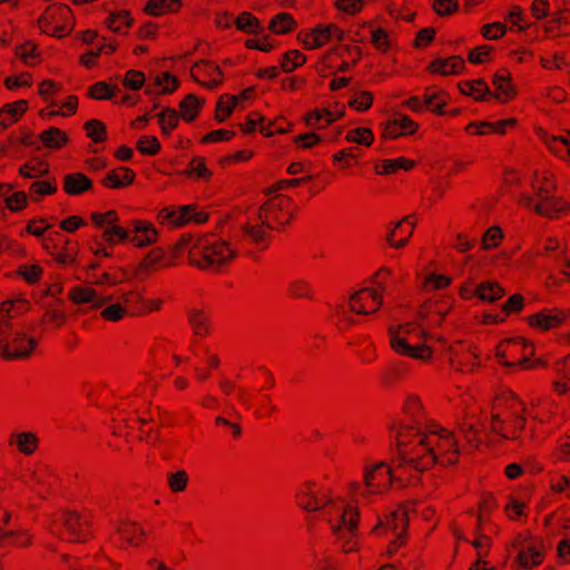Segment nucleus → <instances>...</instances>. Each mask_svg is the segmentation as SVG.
I'll return each instance as SVG.
<instances>
[{
	"label": "nucleus",
	"mask_w": 570,
	"mask_h": 570,
	"mask_svg": "<svg viewBox=\"0 0 570 570\" xmlns=\"http://www.w3.org/2000/svg\"><path fill=\"white\" fill-rule=\"evenodd\" d=\"M58 190L57 185L53 181H35L29 187V196L32 202H40L41 197L46 195H53Z\"/></svg>",
	"instance_id": "nucleus-50"
},
{
	"label": "nucleus",
	"mask_w": 570,
	"mask_h": 570,
	"mask_svg": "<svg viewBox=\"0 0 570 570\" xmlns=\"http://www.w3.org/2000/svg\"><path fill=\"white\" fill-rule=\"evenodd\" d=\"M101 238L109 246H114L121 242L129 240L130 232L119 225L109 226V227H106L105 230L102 232Z\"/></svg>",
	"instance_id": "nucleus-51"
},
{
	"label": "nucleus",
	"mask_w": 570,
	"mask_h": 570,
	"mask_svg": "<svg viewBox=\"0 0 570 570\" xmlns=\"http://www.w3.org/2000/svg\"><path fill=\"white\" fill-rule=\"evenodd\" d=\"M430 337L431 336L420 326L411 336L395 341V352L423 362L429 361L433 354V350L424 342Z\"/></svg>",
	"instance_id": "nucleus-10"
},
{
	"label": "nucleus",
	"mask_w": 570,
	"mask_h": 570,
	"mask_svg": "<svg viewBox=\"0 0 570 570\" xmlns=\"http://www.w3.org/2000/svg\"><path fill=\"white\" fill-rule=\"evenodd\" d=\"M181 6V0H148L144 11L149 16L159 17L166 13H176Z\"/></svg>",
	"instance_id": "nucleus-33"
},
{
	"label": "nucleus",
	"mask_w": 570,
	"mask_h": 570,
	"mask_svg": "<svg viewBox=\"0 0 570 570\" xmlns=\"http://www.w3.org/2000/svg\"><path fill=\"white\" fill-rule=\"evenodd\" d=\"M179 210H180L183 219H184V225L189 222H195L197 224H202V223H205L208 218L207 214L204 212H199L197 209V206L194 204L180 206Z\"/></svg>",
	"instance_id": "nucleus-62"
},
{
	"label": "nucleus",
	"mask_w": 570,
	"mask_h": 570,
	"mask_svg": "<svg viewBox=\"0 0 570 570\" xmlns=\"http://www.w3.org/2000/svg\"><path fill=\"white\" fill-rule=\"evenodd\" d=\"M92 188V181L82 173L68 174L63 178V190L70 196H78Z\"/></svg>",
	"instance_id": "nucleus-25"
},
{
	"label": "nucleus",
	"mask_w": 570,
	"mask_h": 570,
	"mask_svg": "<svg viewBox=\"0 0 570 570\" xmlns=\"http://www.w3.org/2000/svg\"><path fill=\"white\" fill-rule=\"evenodd\" d=\"M520 347H523V350H529V354H532V345H527L521 337H517L509 341L501 342L497 347V357L499 362L505 366H517V365H523L528 362V357L523 356L521 358H518L515 361H508L507 357L509 354H512L517 352Z\"/></svg>",
	"instance_id": "nucleus-17"
},
{
	"label": "nucleus",
	"mask_w": 570,
	"mask_h": 570,
	"mask_svg": "<svg viewBox=\"0 0 570 570\" xmlns=\"http://www.w3.org/2000/svg\"><path fill=\"white\" fill-rule=\"evenodd\" d=\"M543 559V550L532 541L522 543L517 557L519 566L527 570L541 564Z\"/></svg>",
	"instance_id": "nucleus-22"
},
{
	"label": "nucleus",
	"mask_w": 570,
	"mask_h": 570,
	"mask_svg": "<svg viewBox=\"0 0 570 570\" xmlns=\"http://www.w3.org/2000/svg\"><path fill=\"white\" fill-rule=\"evenodd\" d=\"M342 112L334 114L328 109H315L304 117V121L308 127H324L342 117Z\"/></svg>",
	"instance_id": "nucleus-38"
},
{
	"label": "nucleus",
	"mask_w": 570,
	"mask_h": 570,
	"mask_svg": "<svg viewBox=\"0 0 570 570\" xmlns=\"http://www.w3.org/2000/svg\"><path fill=\"white\" fill-rule=\"evenodd\" d=\"M28 102L26 100H18L13 104H8L0 109V126L6 129L11 124L19 120L26 112Z\"/></svg>",
	"instance_id": "nucleus-34"
},
{
	"label": "nucleus",
	"mask_w": 570,
	"mask_h": 570,
	"mask_svg": "<svg viewBox=\"0 0 570 570\" xmlns=\"http://www.w3.org/2000/svg\"><path fill=\"white\" fill-rule=\"evenodd\" d=\"M295 20L289 13L282 12L276 14L269 22V30L277 35H283L293 30Z\"/></svg>",
	"instance_id": "nucleus-49"
},
{
	"label": "nucleus",
	"mask_w": 570,
	"mask_h": 570,
	"mask_svg": "<svg viewBox=\"0 0 570 570\" xmlns=\"http://www.w3.org/2000/svg\"><path fill=\"white\" fill-rule=\"evenodd\" d=\"M83 128L87 136L95 142L105 141L107 138L106 126L98 119H91L85 122Z\"/></svg>",
	"instance_id": "nucleus-55"
},
{
	"label": "nucleus",
	"mask_w": 570,
	"mask_h": 570,
	"mask_svg": "<svg viewBox=\"0 0 570 570\" xmlns=\"http://www.w3.org/2000/svg\"><path fill=\"white\" fill-rule=\"evenodd\" d=\"M158 117L163 135H170L171 130L178 126L179 116L176 109L167 107L158 114Z\"/></svg>",
	"instance_id": "nucleus-53"
},
{
	"label": "nucleus",
	"mask_w": 570,
	"mask_h": 570,
	"mask_svg": "<svg viewBox=\"0 0 570 570\" xmlns=\"http://www.w3.org/2000/svg\"><path fill=\"white\" fill-rule=\"evenodd\" d=\"M424 109L433 111L438 115L443 114V107L448 104V95L443 90H436L429 87L424 92Z\"/></svg>",
	"instance_id": "nucleus-36"
},
{
	"label": "nucleus",
	"mask_w": 570,
	"mask_h": 570,
	"mask_svg": "<svg viewBox=\"0 0 570 570\" xmlns=\"http://www.w3.org/2000/svg\"><path fill=\"white\" fill-rule=\"evenodd\" d=\"M392 462L393 468L384 462L365 468L363 482L352 483L351 492L362 498L386 492L393 482L403 478V470H396L397 462Z\"/></svg>",
	"instance_id": "nucleus-3"
},
{
	"label": "nucleus",
	"mask_w": 570,
	"mask_h": 570,
	"mask_svg": "<svg viewBox=\"0 0 570 570\" xmlns=\"http://www.w3.org/2000/svg\"><path fill=\"white\" fill-rule=\"evenodd\" d=\"M547 184L539 185L538 187L533 184L532 187L535 190V196H531L528 194H522L519 197V204L524 207H531L534 206L535 203H543L546 196H550V194L554 189V184L551 181V179L546 178Z\"/></svg>",
	"instance_id": "nucleus-39"
},
{
	"label": "nucleus",
	"mask_w": 570,
	"mask_h": 570,
	"mask_svg": "<svg viewBox=\"0 0 570 570\" xmlns=\"http://www.w3.org/2000/svg\"><path fill=\"white\" fill-rule=\"evenodd\" d=\"M188 322L195 335L205 336L209 332V318L200 309H191L188 313Z\"/></svg>",
	"instance_id": "nucleus-46"
},
{
	"label": "nucleus",
	"mask_w": 570,
	"mask_h": 570,
	"mask_svg": "<svg viewBox=\"0 0 570 570\" xmlns=\"http://www.w3.org/2000/svg\"><path fill=\"white\" fill-rule=\"evenodd\" d=\"M328 502L327 495L321 492L314 481L305 482L303 489L297 494L298 505L307 511L325 509Z\"/></svg>",
	"instance_id": "nucleus-15"
},
{
	"label": "nucleus",
	"mask_w": 570,
	"mask_h": 570,
	"mask_svg": "<svg viewBox=\"0 0 570 570\" xmlns=\"http://www.w3.org/2000/svg\"><path fill=\"white\" fill-rule=\"evenodd\" d=\"M382 304V293L371 287L361 288L350 298V309L360 315L373 314Z\"/></svg>",
	"instance_id": "nucleus-13"
},
{
	"label": "nucleus",
	"mask_w": 570,
	"mask_h": 570,
	"mask_svg": "<svg viewBox=\"0 0 570 570\" xmlns=\"http://www.w3.org/2000/svg\"><path fill=\"white\" fill-rule=\"evenodd\" d=\"M403 412L406 417L401 423V426H403L404 424H411L413 426H419L423 429L425 416L419 397H407L403 406Z\"/></svg>",
	"instance_id": "nucleus-26"
},
{
	"label": "nucleus",
	"mask_w": 570,
	"mask_h": 570,
	"mask_svg": "<svg viewBox=\"0 0 570 570\" xmlns=\"http://www.w3.org/2000/svg\"><path fill=\"white\" fill-rule=\"evenodd\" d=\"M68 297L75 304L91 303L94 308H99L111 299V296H100L96 289L89 286L72 287Z\"/></svg>",
	"instance_id": "nucleus-20"
},
{
	"label": "nucleus",
	"mask_w": 570,
	"mask_h": 570,
	"mask_svg": "<svg viewBox=\"0 0 570 570\" xmlns=\"http://www.w3.org/2000/svg\"><path fill=\"white\" fill-rule=\"evenodd\" d=\"M504 294L503 288L495 282H483L475 288V295L484 302H494Z\"/></svg>",
	"instance_id": "nucleus-45"
},
{
	"label": "nucleus",
	"mask_w": 570,
	"mask_h": 570,
	"mask_svg": "<svg viewBox=\"0 0 570 570\" xmlns=\"http://www.w3.org/2000/svg\"><path fill=\"white\" fill-rule=\"evenodd\" d=\"M419 125L405 115H399L394 119L386 121L382 136L385 139H395L402 135H412L416 131Z\"/></svg>",
	"instance_id": "nucleus-18"
},
{
	"label": "nucleus",
	"mask_w": 570,
	"mask_h": 570,
	"mask_svg": "<svg viewBox=\"0 0 570 570\" xmlns=\"http://www.w3.org/2000/svg\"><path fill=\"white\" fill-rule=\"evenodd\" d=\"M345 139L347 141L361 144V145L368 147L372 145V142L374 140V135L371 129L360 127V128L350 130L346 134Z\"/></svg>",
	"instance_id": "nucleus-58"
},
{
	"label": "nucleus",
	"mask_w": 570,
	"mask_h": 570,
	"mask_svg": "<svg viewBox=\"0 0 570 570\" xmlns=\"http://www.w3.org/2000/svg\"><path fill=\"white\" fill-rule=\"evenodd\" d=\"M547 147L559 158L567 160L570 140L563 136H550L544 139Z\"/></svg>",
	"instance_id": "nucleus-52"
},
{
	"label": "nucleus",
	"mask_w": 570,
	"mask_h": 570,
	"mask_svg": "<svg viewBox=\"0 0 570 570\" xmlns=\"http://www.w3.org/2000/svg\"><path fill=\"white\" fill-rule=\"evenodd\" d=\"M42 245L55 261L62 265L72 264L78 253V244L60 233H56L55 237H45Z\"/></svg>",
	"instance_id": "nucleus-11"
},
{
	"label": "nucleus",
	"mask_w": 570,
	"mask_h": 570,
	"mask_svg": "<svg viewBox=\"0 0 570 570\" xmlns=\"http://www.w3.org/2000/svg\"><path fill=\"white\" fill-rule=\"evenodd\" d=\"M238 97L236 96H228L223 95L217 101L216 105V111H215V119L218 122H223L226 120L227 117H229L237 104Z\"/></svg>",
	"instance_id": "nucleus-48"
},
{
	"label": "nucleus",
	"mask_w": 570,
	"mask_h": 570,
	"mask_svg": "<svg viewBox=\"0 0 570 570\" xmlns=\"http://www.w3.org/2000/svg\"><path fill=\"white\" fill-rule=\"evenodd\" d=\"M476 424L482 426L484 430L483 423L479 421H463L459 426V434L465 440L466 444L472 449H476L481 443V438L479 436V431L476 430Z\"/></svg>",
	"instance_id": "nucleus-42"
},
{
	"label": "nucleus",
	"mask_w": 570,
	"mask_h": 570,
	"mask_svg": "<svg viewBox=\"0 0 570 570\" xmlns=\"http://www.w3.org/2000/svg\"><path fill=\"white\" fill-rule=\"evenodd\" d=\"M414 167V161L406 159L404 157H400L397 159H387L383 161L382 170H379L377 174H393L399 169L410 170Z\"/></svg>",
	"instance_id": "nucleus-57"
},
{
	"label": "nucleus",
	"mask_w": 570,
	"mask_h": 570,
	"mask_svg": "<svg viewBox=\"0 0 570 570\" xmlns=\"http://www.w3.org/2000/svg\"><path fill=\"white\" fill-rule=\"evenodd\" d=\"M45 147L51 149H60L68 141V136L65 131L57 127H50L39 136Z\"/></svg>",
	"instance_id": "nucleus-43"
},
{
	"label": "nucleus",
	"mask_w": 570,
	"mask_h": 570,
	"mask_svg": "<svg viewBox=\"0 0 570 570\" xmlns=\"http://www.w3.org/2000/svg\"><path fill=\"white\" fill-rule=\"evenodd\" d=\"M258 220L268 229L283 227L293 219L292 199L282 195L272 197L259 207Z\"/></svg>",
	"instance_id": "nucleus-6"
},
{
	"label": "nucleus",
	"mask_w": 570,
	"mask_h": 570,
	"mask_svg": "<svg viewBox=\"0 0 570 570\" xmlns=\"http://www.w3.org/2000/svg\"><path fill=\"white\" fill-rule=\"evenodd\" d=\"M414 220L412 216H406L397 222L394 228L387 234L386 242L395 248L405 246L414 230Z\"/></svg>",
	"instance_id": "nucleus-21"
},
{
	"label": "nucleus",
	"mask_w": 570,
	"mask_h": 570,
	"mask_svg": "<svg viewBox=\"0 0 570 570\" xmlns=\"http://www.w3.org/2000/svg\"><path fill=\"white\" fill-rule=\"evenodd\" d=\"M409 524L407 512L403 508H399L386 517L385 523H379L374 528V532L380 534L381 530L386 527L391 529L397 539L402 538Z\"/></svg>",
	"instance_id": "nucleus-23"
},
{
	"label": "nucleus",
	"mask_w": 570,
	"mask_h": 570,
	"mask_svg": "<svg viewBox=\"0 0 570 570\" xmlns=\"http://www.w3.org/2000/svg\"><path fill=\"white\" fill-rule=\"evenodd\" d=\"M324 514L332 524V531L337 539H344L345 534L357 532L358 511L343 502H332L324 509Z\"/></svg>",
	"instance_id": "nucleus-5"
},
{
	"label": "nucleus",
	"mask_w": 570,
	"mask_h": 570,
	"mask_svg": "<svg viewBox=\"0 0 570 570\" xmlns=\"http://www.w3.org/2000/svg\"><path fill=\"white\" fill-rule=\"evenodd\" d=\"M502 238L503 234L501 228L498 226H492L483 234L481 242L482 248L485 250L495 248L499 246Z\"/></svg>",
	"instance_id": "nucleus-63"
},
{
	"label": "nucleus",
	"mask_w": 570,
	"mask_h": 570,
	"mask_svg": "<svg viewBox=\"0 0 570 570\" xmlns=\"http://www.w3.org/2000/svg\"><path fill=\"white\" fill-rule=\"evenodd\" d=\"M430 428L425 429L404 424L400 426L396 434V446L399 458L396 470H404L410 466L416 471H424L436 463V456L430 444Z\"/></svg>",
	"instance_id": "nucleus-1"
},
{
	"label": "nucleus",
	"mask_w": 570,
	"mask_h": 570,
	"mask_svg": "<svg viewBox=\"0 0 570 570\" xmlns=\"http://www.w3.org/2000/svg\"><path fill=\"white\" fill-rule=\"evenodd\" d=\"M121 539L128 544L139 546L144 541L145 531L135 522L124 521L118 527Z\"/></svg>",
	"instance_id": "nucleus-37"
},
{
	"label": "nucleus",
	"mask_w": 570,
	"mask_h": 570,
	"mask_svg": "<svg viewBox=\"0 0 570 570\" xmlns=\"http://www.w3.org/2000/svg\"><path fill=\"white\" fill-rule=\"evenodd\" d=\"M236 28L249 35H258L262 31L259 20L248 11H244L234 21Z\"/></svg>",
	"instance_id": "nucleus-44"
},
{
	"label": "nucleus",
	"mask_w": 570,
	"mask_h": 570,
	"mask_svg": "<svg viewBox=\"0 0 570 570\" xmlns=\"http://www.w3.org/2000/svg\"><path fill=\"white\" fill-rule=\"evenodd\" d=\"M563 321V314L560 312H541L529 317V324L541 331H549L558 327Z\"/></svg>",
	"instance_id": "nucleus-32"
},
{
	"label": "nucleus",
	"mask_w": 570,
	"mask_h": 570,
	"mask_svg": "<svg viewBox=\"0 0 570 570\" xmlns=\"http://www.w3.org/2000/svg\"><path fill=\"white\" fill-rule=\"evenodd\" d=\"M38 342L33 337H28L24 333L18 332L11 341L0 340V352L7 360L27 358L31 355Z\"/></svg>",
	"instance_id": "nucleus-12"
},
{
	"label": "nucleus",
	"mask_w": 570,
	"mask_h": 570,
	"mask_svg": "<svg viewBox=\"0 0 570 570\" xmlns=\"http://www.w3.org/2000/svg\"><path fill=\"white\" fill-rule=\"evenodd\" d=\"M131 22L132 19L130 18L128 11L111 13L106 20L108 29H110L112 32H121L122 26L129 27Z\"/></svg>",
	"instance_id": "nucleus-59"
},
{
	"label": "nucleus",
	"mask_w": 570,
	"mask_h": 570,
	"mask_svg": "<svg viewBox=\"0 0 570 570\" xmlns=\"http://www.w3.org/2000/svg\"><path fill=\"white\" fill-rule=\"evenodd\" d=\"M10 517L8 511H0V548L28 546L30 543V535L26 531L13 532L4 530V525L9 522Z\"/></svg>",
	"instance_id": "nucleus-19"
},
{
	"label": "nucleus",
	"mask_w": 570,
	"mask_h": 570,
	"mask_svg": "<svg viewBox=\"0 0 570 570\" xmlns=\"http://www.w3.org/2000/svg\"><path fill=\"white\" fill-rule=\"evenodd\" d=\"M570 209V204L561 198L550 196L544 197L543 203H535L534 212L549 218L557 217L559 214Z\"/></svg>",
	"instance_id": "nucleus-27"
},
{
	"label": "nucleus",
	"mask_w": 570,
	"mask_h": 570,
	"mask_svg": "<svg viewBox=\"0 0 570 570\" xmlns=\"http://www.w3.org/2000/svg\"><path fill=\"white\" fill-rule=\"evenodd\" d=\"M189 478L186 471H177L167 474V483L171 492L178 493L186 490Z\"/></svg>",
	"instance_id": "nucleus-61"
},
{
	"label": "nucleus",
	"mask_w": 570,
	"mask_h": 570,
	"mask_svg": "<svg viewBox=\"0 0 570 570\" xmlns=\"http://www.w3.org/2000/svg\"><path fill=\"white\" fill-rule=\"evenodd\" d=\"M495 92L493 97L501 102H508L515 96L514 88L511 83L510 72L505 69L499 70L492 81Z\"/></svg>",
	"instance_id": "nucleus-24"
},
{
	"label": "nucleus",
	"mask_w": 570,
	"mask_h": 570,
	"mask_svg": "<svg viewBox=\"0 0 570 570\" xmlns=\"http://www.w3.org/2000/svg\"><path fill=\"white\" fill-rule=\"evenodd\" d=\"M48 170V164L36 161L22 165L19 169V174L24 178H36L46 175Z\"/></svg>",
	"instance_id": "nucleus-60"
},
{
	"label": "nucleus",
	"mask_w": 570,
	"mask_h": 570,
	"mask_svg": "<svg viewBox=\"0 0 570 570\" xmlns=\"http://www.w3.org/2000/svg\"><path fill=\"white\" fill-rule=\"evenodd\" d=\"M430 428V444L436 456V462L442 465H451L458 461L460 449L458 439L451 431L438 426Z\"/></svg>",
	"instance_id": "nucleus-8"
},
{
	"label": "nucleus",
	"mask_w": 570,
	"mask_h": 570,
	"mask_svg": "<svg viewBox=\"0 0 570 570\" xmlns=\"http://www.w3.org/2000/svg\"><path fill=\"white\" fill-rule=\"evenodd\" d=\"M306 61V57L298 50H289L284 53L281 67L285 72H292L295 68L302 66Z\"/></svg>",
	"instance_id": "nucleus-56"
},
{
	"label": "nucleus",
	"mask_w": 570,
	"mask_h": 570,
	"mask_svg": "<svg viewBox=\"0 0 570 570\" xmlns=\"http://www.w3.org/2000/svg\"><path fill=\"white\" fill-rule=\"evenodd\" d=\"M524 405L518 397L508 393L494 400L490 431L507 440L519 439L525 426Z\"/></svg>",
	"instance_id": "nucleus-2"
},
{
	"label": "nucleus",
	"mask_w": 570,
	"mask_h": 570,
	"mask_svg": "<svg viewBox=\"0 0 570 570\" xmlns=\"http://www.w3.org/2000/svg\"><path fill=\"white\" fill-rule=\"evenodd\" d=\"M164 250L160 247H155L140 261L138 265V273H151L157 269L159 263L164 259Z\"/></svg>",
	"instance_id": "nucleus-47"
},
{
	"label": "nucleus",
	"mask_w": 570,
	"mask_h": 570,
	"mask_svg": "<svg viewBox=\"0 0 570 570\" xmlns=\"http://www.w3.org/2000/svg\"><path fill=\"white\" fill-rule=\"evenodd\" d=\"M157 220L163 225H170L173 227H178L184 225V219L179 207L177 208H163L158 215Z\"/></svg>",
	"instance_id": "nucleus-54"
},
{
	"label": "nucleus",
	"mask_w": 570,
	"mask_h": 570,
	"mask_svg": "<svg viewBox=\"0 0 570 570\" xmlns=\"http://www.w3.org/2000/svg\"><path fill=\"white\" fill-rule=\"evenodd\" d=\"M49 530L68 541H82L86 538V523L76 511L66 510L56 514Z\"/></svg>",
	"instance_id": "nucleus-9"
},
{
	"label": "nucleus",
	"mask_w": 570,
	"mask_h": 570,
	"mask_svg": "<svg viewBox=\"0 0 570 570\" xmlns=\"http://www.w3.org/2000/svg\"><path fill=\"white\" fill-rule=\"evenodd\" d=\"M129 242L137 247H145L157 242L158 232L151 223L145 220H132L130 223Z\"/></svg>",
	"instance_id": "nucleus-16"
},
{
	"label": "nucleus",
	"mask_w": 570,
	"mask_h": 570,
	"mask_svg": "<svg viewBox=\"0 0 570 570\" xmlns=\"http://www.w3.org/2000/svg\"><path fill=\"white\" fill-rule=\"evenodd\" d=\"M134 170L127 167H119L110 170L102 179V185L108 188H125L135 179Z\"/></svg>",
	"instance_id": "nucleus-29"
},
{
	"label": "nucleus",
	"mask_w": 570,
	"mask_h": 570,
	"mask_svg": "<svg viewBox=\"0 0 570 570\" xmlns=\"http://www.w3.org/2000/svg\"><path fill=\"white\" fill-rule=\"evenodd\" d=\"M8 443L11 446H17L21 453L30 455L37 450L39 440L35 433L19 432L12 433Z\"/></svg>",
	"instance_id": "nucleus-31"
},
{
	"label": "nucleus",
	"mask_w": 570,
	"mask_h": 570,
	"mask_svg": "<svg viewBox=\"0 0 570 570\" xmlns=\"http://www.w3.org/2000/svg\"><path fill=\"white\" fill-rule=\"evenodd\" d=\"M464 67V60L460 56H452L446 59L438 58L433 60L429 69L431 72L441 73L443 76L456 75Z\"/></svg>",
	"instance_id": "nucleus-30"
},
{
	"label": "nucleus",
	"mask_w": 570,
	"mask_h": 570,
	"mask_svg": "<svg viewBox=\"0 0 570 570\" xmlns=\"http://www.w3.org/2000/svg\"><path fill=\"white\" fill-rule=\"evenodd\" d=\"M266 226L262 222L253 223L247 222L243 225V235L249 238L255 245L266 247L268 242V235L265 232Z\"/></svg>",
	"instance_id": "nucleus-40"
},
{
	"label": "nucleus",
	"mask_w": 570,
	"mask_h": 570,
	"mask_svg": "<svg viewBox=\"0 0 570 570\" xmlns=\"http://www.w3.org/2000/svg\"><path fill=\"white\" fill-rule=\"evenodd\" d=\"M205 104V99L198 98L194 94L187 95L179 104L180 116L187 121H194Z\"/></svg>",
	"instance_id": "nucleus-35"
},
{
	"label": "nucleus",
	"mask_w": 570,
	"mask_h": 570,
	"mask_svg": "<svg viewBox=\"0 0 570 570\" xmlns=\"http://www.w3.org/2000/svg\"><path fill=\"white\" fill-rule=\"evenodd\" d=\"M459 88L461 94L473 96L474 99H484L487 100V96H491L489 86L483 79H475L472 81H463L459 83Z\"/></svg>",
	"instance_id": "nucleus-41"
},
{
	"label": "nucleus",
	"mask_w": 570,
	"mask_h": 570,
	"mask_svg": "<svg viewBox=\"0 0 570 570\" xmlns=\"http://www.w3.org/2000/svg\"><path fill=\"white\" fill-rule=\"evenodd\" d=\"M235 256L236 252L228 243L208 238H198L188 253L189 263L202 269H216Z\"/></svg>",
	"instance_id": "nucleus-4"
},
{
	"label": "nucleus",
	"mask_w": 570,
	"mask_h": 570,
	"mask_svg": "<svg viewBox=\"0 0 570 570\" xmlns=\"http://www.w3.org/2000/svg\"><path fill=\"white\" fill-rule=\"evenodd\" d=\"M298 39L307 50L323 47L331 41L325 24H318L307 32H299Z\"/></svg>",
	"instance_id": "nucleus-28"
},
{
	"label": "nucleus",
	"mask_w": 570,
	"mask_h": 570,
	"mask_svg": "<svg viewBox=\"0 0 570 570\" xmlns=\"http://www.w3.org/2000/svg\"><path fill=\"white\" fill-rule=\"evenodd\" d=\"M137 149L144 154L154 156L160 150V144L155 136H142L137 141Z\"/></svg>",
	"instance_id": "nucleus-64"
},
{
	"label": "nucleus",
	"mask_w": 570,
	"mask_h": 570,
	"mask_svg": "<svg viewBox=\"0 0 570 570\" xmlns=\"http://www.w3.org/2000/svg\"><path fill=\"white\" fill-rule=\"evenodd\" d=\"M190 76L202 86L214 89L223 82L220 68L208 60H200L190 68Z\"/></svg>",
	"instance_id": "nucleus-14"
},
{
	"label": "nucleus",
	"mask_w": 570,
	"mask_h": 570,
	"mask_svg": "<svg viewBox=\"0 0 570 570\" xmlns=\"http://www.w3.org/2000/svg\"><path fill=\"white\" fill-rule=\"evenodd\" d=\"M38 26L43 33L62 37L73 27L72 12L66 4H51L39 18Z\"/></svg>",
	"instance_id": "nucleus-7"
}]
</instances>
